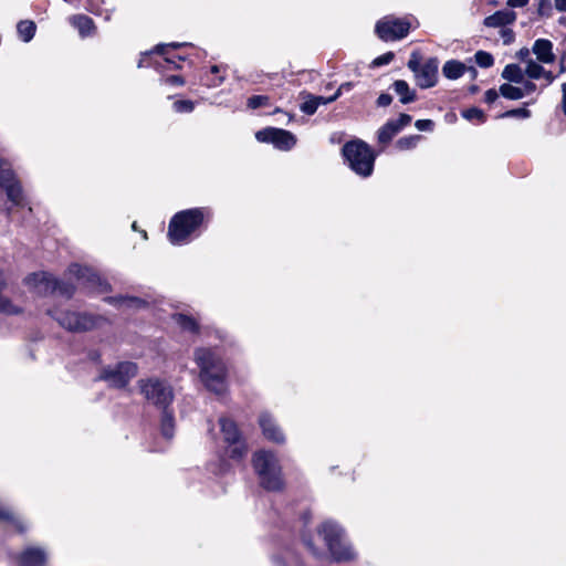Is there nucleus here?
<instances>
[{
	"label": "nucleus",
	"instance_id": "40",
	"mask_svg": "<svg viewBox=\"0 0 566 566\" xmlns=\"http://www.w3.org/2000/svg\"><path fill=\"white\" fill-rule=\"evenodd\" d=\"M415 126L418 130L431 132L433 129L434 124L431 119H418L416 120Z\"/></svg>",
	"mask_w": 566,
	"mask_h": 566
},
{
	"label": "nucleus",
	"instance_id": "60",
	"mask_svg": "<svg viewBox=\"0 0 566 566\" xmlns=\"http://www.w3.org/2000/svg\"><path fill=\"white\" fill-rule=\"evenodd\" d=\"M223 78H219V82L218 83H214V85H218L220 83H222Z\"/></svg>",
	"mask_w": 566,
	"mask_h": 566
},
{
	"label": "nucleus",
	"instance_id": "33",
	"mask_svg": "<svg viewBox=\"0 0 566 566\" xmlns=\"http://www.w3.org/2000/svg\"><path fill=\"white\" fill-rule=\"evenodd\" d=\"M475 62L481 66V67H490L493 65L494 63V59L493 56L485 52V51H478L475 53Z\"/></svg>",
	"mask_w": 566,
	"mask_h": 566
},
{
	"label": "nucleus",
	"instance_id": "16",
	"mask_svg": "<svg viewBox=\"0 0 566 566\" xmlns=\"http://www.w3.org/2000/svg\"><path fill=\"white\" fill-rule=\"evenodd\" d=\"M438 60L430 59L422 63L421 69L415 75L416 83L421 88H429L436 85L438 78Z\"/></svg>",
	"mask_w": 566,
	"mask_h": 566
},
{
	"label": "nucleus",
	"instance_id": "4",
	"mask_svg": "<svg viewBox=\"0 0 566 566\" xmlns=\"http://www.w3.org/2000/svg\"><path fill=\"white\" fill-rule=\"evenodd\" d=\"M203 210L199 208L188 209L176 213L168 227V237L174 244L189 242L190 235L203 221Z\"/></svg>",
	"mask_w": 566,
	"mask_h": 566
},
{
	"label": "nucleus",
	"instance_id": "19",
	"mask_svg": "<svg viewBox=\"0 0 566 566\" xmlns=\"http://www.w3.org/2000/svg\"><path fill=\"white\" fill-rule=\"evenodd\" d=\"M532 52L539 63L551 64L555 61L553 43L549 40L537 39L532 46Z\"/></svg>",
	"mask_w": 566,
	"mask_h": 566
},
{
	"label": "nucleus",
	"instance_id": "38",
	"mask_svg": "<svg viewBox=\"0 0 566 566\" xmlns=\"http://www.w3.org/2000/svg\"><path fill=\"white\" fill-rule=\"evenodd\" d=\"M502 116L503 117L528 118L531 116V112L525 107H521V108L507 111Z\"/></svg>",
	"mask_w": 566,
	"mask_h": 566
},
{
	"label": "nucleus",
	"instance_id": "3",
	"mask_svg": "<svg viewBox=\"0 0 566 566\" xmlns=\"http://www.w3.org/2000/svg\"><path fill=\"white\" fill-rule=\"evenodd\" d=\"M252 463L264 489L280 491L283 488L281 465L273 452L265 450L255 452Z\"/></svg>",
	"mask_w": 566,
	"mask_h": 566
},
{
	"label": "nucleus",
	"instance_id": "22",
	"mask_svg": "<svg viewBox=\"0 0 566 566\" xmlns=\"http://www.w3.org/2000/svg\"><path fill=\"white\" fill-rule=\"evenodd\" d=\"M6 287V281L2 272L0 271V313L7 315H14L21 313V306L14 304L11 300H9L4 294L3 290Z\"/></svg>",
	"mask_w": 566,
	"mask_h": 566
},
{
	"label": "nucleus",
	"instance_id": "28",
	"mask_svg": "<svg viewBox=\"0 0 566 566\" xmlns=\"http://www.w3.org/2000/svg\"><path fill=\"white\" fill-rule=\"evenodd\" d=\"M499 93L503 97H505L507 99H512V101L523 98V92H522L521 87L514 86L510 83L502 84L499 88Z\"/></svg>",
	"mask_w": 566,
	"mask_h": 566
},
{
	"label": "nucleus",
	"instance_id": "57",
	"mask_svg": "<svg viewBox=\"0 0 566 566\" xmlns=\"http://www.w3.org/2000/svg\"><path fill=\"white\" fill-rule=\"evenodd\" d=\"M165 61L171 64H175L176 67H179V65L176 64L175 60L171 57H165Z\"/></svg>",
	"mask_w": 566,
	"mask_h": 566
},
{
	"label": "nucleus",
	"instance_id": "23",
	"mask_svg": "<svg viewBox=\"0 0 566 566\" xmlns=\"http://www.w3.org/2000/svg\"><path fill=\"white\" fill-rule=\"evenodd\" d=\"M70 23L75 27L81 36H87L93 31V20L86 15L77 14L70 18Z\"/></svg>",
	"mask_w": 566,
	"mask_h": 566
},
{
	"label": "nucleus",
	"instance_id": "8",
	"mask_svg": "<svg viewBox=\"0 0 566 566\" xmlns=\"http://www.w3.org/2000/svg\"><path fill=\"white\" fill-rule=\"evenodd\" d=\"M140 392L155 406L166 409L172 401L174 394L171 387L157 378L142 379L138 381Z\"/></svg>",
	"mask_w": 566,
	"mask_h": 566
},
{
	"label": "nucleus",
	"instance_id": "54",
	"mask_svg": "<svg viewBox=\"0 0 566 566\" xmlns=\"http://www.w3.org/2000/svg\"><path fill=\"white\" fill-rule=\"evenodd\" d=\"M542 77L546 80L547 84H552L556 78L551 71H546L545 69Z\"/></svg>",
	"mask_w": 566,
	"mask_h": 566
},
{
	"label": "nucleus",
	"instance_id": "15",
	"mask_svg": "<svg viewBox=\"0 0 566 566\" xmlns=\"http://www.w3.org/2000/svg\"><path fill=\"white\" fill-rule=\"evenodd\" d=\"M411 116L408 114H400L398 119H390L378 130V142L380 144H388L405 126L411 123Z\"/></svg>",
	"mask_w": 566,
	"mask_h": 566
},
{
	"label": "nucleus",
	"instance_id": "45",
	"mask_svg": "<svg viewBox=\"0 0 566 566\" xmlns=\"http://www.w3.org/2000/svg\"><path fill=\"white\" fill-rule=\"evenodd\" d=\"M165 83L166 84H169V85H177V86H181L185 84V81L181 76L179 75H171V76H168L166 80H165Z\"/></svg>",
	"mask_w": 566,
	"mask_h": 566
},
{
	"label": "nucleus",
	"instance_id": "50",
	"mask_svg": "<svg viewBox=\"0 0 566 566\" xmlns=\"http://www.w3.org/2000/svg\"><path fill=\"white\" fill-rule=\"evenodd\" d=\"M528 3V0H507V6L511 8H523Z\"/></svg>",
	"mask_w": 566,
	"mask_h": 566
},
{
	"label": "nucleus",
	"instance_id": "21",
	"mask_svg": "<svg viewBox=\"0 0 566 566\" xmlns=\"http://www.w3.org/2000/svg\"><path fill=\"white\" fill-rule=\"evenodd\" d=\"M516 19V13L511 10H501L484 19V24L489 28H499L511 24Z\"/></svg>",
	"mask_w": 566,
	"mask_h": 566
},
{
	"label": "nucleus",
	"instance_id": "27",
	"mask_svg": "<svg viewBox=\"0 0 566 566\" xmlns=\"http://www.w3.org/2000/svg\"><path fill=\"white\" fill-rule=\"evenodd\" d=\"M17 29L22 41L30 42L35 34L36 27L33 21L24 20L18 23Z\"/></svg>",
	"mask_w": 566,
	"mask_h": 566
},
{
	"label": "nucleus",
	"instance_id": "14",
	"mask_svg": "<svg viewBox=\"0 0 566 566\" xmlns=\"http://www.w3.org/2000/svg\"><path fill=\"white\" fill-rule=\"evenodd\" d=\"M261 143H271L280 150H290L296 144L295 136L285 129L268 127L255 133Z\"/></svg>",
	"mask_w": 566,
	"mask_h": 566
},
{
	"label": "nucleus",
	"instance_id": "30",
	"mask_svg": "<svg viewBox=\"0 0 566 566\" xmlns=\"http://www.w3.org/2000/svg\"><path fill=\"white\" fill-rule=\"evenodd\" d=\"M160 427L163 436L170 439L174 434V417L167 411V408L164 409Z\"/></svg>",
	"mask_w": 566,
	"mask_h": 566
},
{
	"label": "nucleus",
	"instance_id": "41",
	"mask_svg": "<svg viewBox=\"0 0 566 566\" xmlns=\"http://www.w3.org/2000/svg\"><path fill=\"white\" fill-rule=\"evenodd\" d=\"M394 56L395 55L392 52H387V53L378 56L377 59H375L373 63L376 66L386 65L394 60Z\"/></svg>",
	"mask_w": 566,
	"mask_h": 566
},
{
	"label": "nucleus",
	"instance_id": "11",
	"mask_svg": "<svg viewBox=\"0 0 566 566\" xmlns=\"http://www.w3.org/2000/svg\"><path fill=\"white\" fill-rule=\"evenodd\" d=\"M410 30V22L406 19L385 17L377 22L375 31L384 41H395L407 36Z\"/></svg>",
	"mask_w": 566,
	"mask_h": 566
},
{
	"label": "nucleus",
	"instance_id": "32",
	"mask_svg": "<svg viewBox=\"0 0 566 566\" xmlns=\"http://www.w3.org/2000/svg\"><path fill=\"white\" fill-rule=\"evenodd\" d=\"M462 116L468 120H476L479 123H483L485 120L484 113L476 107L468 108L462 112Z\"/></svg>",
	"mask_w": 566,
	"mask_h": 566
},
{
	"label": "nucleus",
	"instance_id": "5",
	"mask_svg": "<svg viewBox=\"0 0 566 566\" xmlns=\"http://www.w3.org/2000/svg\"><path fill=\"white\" fill-rule=\"evenodd\" d=\"M343 155L349 167L359 176L371 175L375 163V154L369 146L361 140L346 143L343 147Z\"/></svg>",
	"mask_w": 566,
	"mask_h": 566
},
{
	"label": "nucleus",
	"instance_id": "29",
	"mask_svg": "<svg viewBox=\"0 0 566 566\" xmlns=\"http://www.w3.org/2000/svg\"><path fill=\"white\" fill-rule=\"evenodd\" d=\"M525 75L532 80H538L542 78V75L544 74V67L539 64L538 61L530 60L527 61V64H525Z\"/></svg>",
	"mask_w": 566,
	"mask_h": 566
},
{
	"label": "nucleus",
	"instance_id": "43",
	"mask_svg": "<svg viewBox=\"0 0 566 566\" xmlns=\"http://www.w3.org/2000/svg\"><path fill=\"white\" fill-rule=\"evenodd\" d=\"M521 84H523V86L521 87V90L523 92V97L528 94H532L536 90V85L531 81L523 80V82Z\"/></svg>",
	"mask_w": 566,
	"mask_h": 566
},
{
	"label": "nucleus",
	"instance_id": "55",
	"mask_svg": "<svg viewBox=\"0 0 566 566\" xmlns=\"http://www.w3.org/2000/svg\"><path fill=\"white\" fill-rule=\"evenodd\" d=\"M562 93H563L562 108H563L564 114L566 115V83L562 84Z\"/></svg>",
	"mask_w": 566,
	"mask_h": 566
},
{
	"label": "nucleus",
	"instance_id": "39",
	"mask_svg": "<svg viewBox=\"0 0 566 566\" xmlns=\"http://www.w3.org/2000/svg\"><path fill=\"white\" fill-rule=\"evenodd\" d=\"M422 64L420 63V57L417 53H412L410 60L408 61V67L416 75L421 69Z\"/></svg>",
	"mask_w": 566,
	"mask_h": 566
},
{
	"label": "nucleus",
	"instance_id": "61",
	"mask_svg": "<svg viewBox=\"0 0 566 566\" xmlns=\"http://www.w3.org/2000/svg\"><path fill=\"white\" fill-rule=\"evenodd\" d=\"M3 517H4V515H3V514H2V512L0 511V518H3Z\"/></svg>",
	"mask_w": 566,
	"mask_h": 566
},
{
	"label": "nucleus",
	"instance_id": "6",
	"mask_svg": "<svg viewBox=\"0 0 566 566\" xmlns=\"http://www.w3.org/2000/svg\"><path fill=\"white\" fill-rule=\"evenodd\" d=\"M24 284L29 291L40 296H46L57 292L62 296L71 297L74 293V286L72 284L59 282L46 272L29 274L24 279Z\"/></svg>",
	"mask_w": 566,
	"mask_h": 566
},
{
	"label": "nucleus",
	"instance_id": "46",
	"mask_svg": "<svg viewBox=\"0 0 566 566\" xmlns=\"http://www.w3.org/2000/svg\"><path fill=\"white\" fill-rule=\"evenodd\" d=\"M501 36H502V39H503V43H504L505 45H507V44H510V43L513 41V39H514V33H513V31H512V30H510V29H503V30L501 31Z\"/></svg>",
	"mask_w": 566,
	"mask_h": 566
},
{
	"label": "nucleus",
	"instance_id": "18",
	"mask_svg": "<svg viewBox=\"0 0 566 566\" xmlns=\"http://www.w3.org/2000/svg\"><path fill=\"white\" fill-rule=\"evenodd\" d=\"M46 560L48 554L41 547H28L20 555L21 566H43Z\"/></svg>",
	"mask_w": 566,
	"mask_h": 566
},
{
	"label": "nucleus",
	"instance_id": "37",
	"mask_svg": "<svg viewBox=\"0 0 566 566\" xmlns=\"http://www.w3.org/2000/svg\"><path fill=\"white\" fill-rule=\"evenodd\" d=\"M172 106H174V109L178 113H190L193 111V107H195L193 103L188 99L176 101Z\"/></svg>",
	"mask_w": 566,
	"mask_h": 566
},
{
	"label": "nucleus",
	"instance_id": "9",
	"mask_svg": "<svg viewBox=\"0 0 566 566\" xmlns=\"http://www.w3.org/2000/svg\"><path fill=\"white\" fill-rule=\"evenodd\" d=\"M219 422L229 457L234 460L242 459L247 454L248 448L235 422L228 418H220Z\"/></svg>",
	"mask_w": 566,
	"mask_h": 566
},
{
	"label": "nucleus",
	"instance_id": "42",
	"mask_svg": "<svg viewBox=\"0 0 566 566\" xmlns=\"http://www.w3.org/2000/svg\"><path fill=\"white\" fill-rule=\"evenodd\" d=\"M516 57L527 64V61L533 60L531 57V50L527 48H522L516 52Z\"/></svg>",
	"mask_w": 566,
	"mask_h": 566
},
{
	"label": "nucleus",
	"instance_id": "52",
	"mask_svg": "<svg viewBox=\"0 0 566 566\" xmlns=\"http://www.w3.org/2000/svg\"><path fill=\"white\" fill-rule=\"evenodd\" d=\"M555 8L559 12H566V0H554Z\"/></svg>",
	"mask_w": 566,
	"mask_h": 566
},
{
	"label": "nucleus",
	"instance_id": "36",
	"mask_svg": "<svg viewBox=\"0 0 566 566\" xmlns=\"http://www.w3.org/2000/svg\"><path fill=\"white\" fill-rule=\"evenodd\" d=\"M269 104V97L263 95H255L248 99V106L252 109H255L261 106H265Z\"/></svg>",
	"mask_w": 566,
	"mask_h": 566
},
{
	"label": "nucleus",
	"instance_id": "17",
	"mask_svg": "<svg viewBox=\"0 0 566 566\" xmlns=\"http://www.w3.org/2000/svg\"><path fill=\"white\" fill-rule=\"evenodd\" d=\"M259 423L265 439L279 444L285 442V436L283 431L281 430V428L277 426L276 421L270 413H261L259 418Z\"/></svg>",
	"mask_w": 566,
	"mask_h": 566
},
{
	"label": "nucleus",
	"instance_id": "56",
	"mask_svg": "<svg viewBox=\"0 0 566 566\" xmlns=\"http://www.w3.org/2000/svg\"><path fill=\"white\" fill-rule=\"evenodd\" d=\"M566 72V65H565V61L564 59L560 61V64H559V73H565Z\"/></svg>",
	"mask_w": 566,
	"mask_h": 566
},
{
	"label": "nucleus",
	"instance_id": "2",
	"mask_svg": "<svg viewBox=\"0 0 566 566\" xmlns=\"http://www.w3.org/2000/svg\"><path fill=\"white\" fill-rule=\"evenodd\" d=\"M317 536L323 539L336 562H349L356 557L355 551L345 537L344 530L336 522H323L317 530Z\"/></svg>",
	"mask_w": 566,
	"mask_h": 566
},
{
	"label": "nucleus",
	"instance_id": "10",
	"mask_svg": "<svg viewBox=\"0 0 566 566\" xmlns=\"http://www.w3.org/2000/svg\"><path fill=\"white\" fill-rule=\"evenodd\" d=\"M70 276L77 280L78 284L92 292L102 294L112 290L111 284L87 266L73 264L69 268Z\"/></svg>",
	"mask_w": 566,
	"mask_h": 566
},
{
	"label": "nucleus",
	"instance_id": "26",
	"mask_svg": "<svg viewBox=\"0 0 566 566\" xmlns=\"http://www.w3.org/2000/svg\"><path fill=\"white\" fill-rule=\"evenodd\" d=\"M524 76L525 72L518 64H507L502 71V77L511 83H522Z\"/></svg>",
	"mask_w": 566,
	"mask_h": 566
},
{
	"label": "nucleus",
	"instance_id": "44",
	"mask_svg": "<svg viewBox=\"0 0 566 566\" xmlns=\"http://www.w3.org/2000/svg\"><path fill=\"white\" fill-rule=\"evenodd\" d=\"M392 102V97L391 95L387 94V93H382L379 95L378 99H377V105L380 106V107H386V106H389Z\"/></svg>",
	"mask_w": 566,
	"mask_h": 566
},
{
	"label": "nucleus",
	"instance_id": "25",
	"mask_svg": "<svg viewBox=\"0 0 566 566\" xmlns=\"http://www.w3.org/2000/svg\"><path fill=\"white\" fill-rule=\"evenodd\" d=\"M394 91L400 96L402 104L411 103L416 99V94L410 90L408 83L402 80L395 81L392 84Z\"/></svg>",
	"mask_w": 566,
	"mask_h": 566
},
{
	"label": "nucleus",
	"instance_id": "34",
	"mask_svg": "<svg viewBox=\"0 0 566 566\" xmlns=\"http://www.w3.org/2000/svg\"><path fill=\"white\" fill-rule=\"evenodd\" d=\"M175 318H176L177 324H179L182 328L192 331V332L196 331L197 324L191 317H188L184 314H178V315H176Z\"/></svg>",
	"mask_w": 566,
	"mask_h": 566
},
{
	"label": "nucleus",
	"instance_id": "53",
	"mask_svg": "<svg viewBox=\"0 0 566 566\" xmlns=\"http://www.w3.org/2000/svg\"><path fill=\"white\" fill-rule=\"evenodd\" d=\"M304 543L314 554H318L319 548L315 545V543L312 539L304 538Z\"/></svg>",
	"mask_w": 566,
	"mask_h": 566
},
{
	"label": "nucleus",
	"instance_id": "13",
	"mask_svg": "<svg viewBox=\"0 0 566 566\" xmlns=\"http://www.w3.org/2000/svg\"><path fill=\"white\" fill-rule=\"evenodd\" d=\"M0 188H2L12 206H22L23 195L9 163L0 158Z\"/></svg>",
	"mask_w": 566,
	"mask_h": 566
},
{
	"label": "nucleus",
	"instance_id": "58",
	"mask_svg": "<svg viewBox=\"0 0 566 566\" xmlns=\"http://www.w3.org/2000/svg\"><path fill=\"white\" fill-rule=\"evenodd\" d=\"M211 72L212 73H218L219 72V67L217 65L212 66L211 67Z\"/></svg>",
	"mask_w": 566,
	"mask_h": 566
},
{
	"label": "nucleus",
	"instance_id": "49",
	"mask_svg": "<svg viewBox=\"0 0 566 566\" xmlns=\"http://www.w3.org/2000/svg\"><path fill=\"white\" fill-rule=\"evenodd\" d=\"M497 96H499V93L494 88H491L485 92L484 99L486 103L491 104L496 101Z\"/></svg>",
	"mask_w": 566,
	"mask_h": 566
},
{
	"label": "nucleus",
	"instance_id": "31",
	"mask_svg": "<svg viewBox=\"0 0 566 566\" xmlns=\"http://www.w3.org/2000/svg\"><path fill=\"white\" fill-rule=\"evenodd\" d=\"M420 139L421 136L419 135L401 137L400 139L397 140L396 146L401 150L412 149L417 146Z\"/></svg>",
	"mask_w": 566,
	"mask_h": 566
},
{
	"label": "nucleus",
	"instance_id": "24",
	"mask_svg": "<svg viewBox=\"0 0 566 566\" xmlns=\"http://www.w3.org/2000/svg\"><path fill=\"white\" fill-rule=\"evenodd\" d=\"M465 70L467 67L463 63L455 60H450L444 63L442 73L449 80H457L464 74Z\"/></svg>",
	"mask_w": 566,
	"mask_h": 566
},
{
	"label": "nucleus",
	"instance_id": "7",
	"mask_svg": "<svg viewBox=\"0 0 566 566\" xmlns=\"http://www.w3.org/2000/svg\"><path fill=\"white\" fill-rule=\"evenodd\" d=\"M63 328L71 332H85L98 326L104 318L87 313L71 311H48Z\"/></svg>",
	"mask_w": 566,
	"mask_h": 566
},
{
	"label": "nucleus",
	"instance_id": "48",
	"mask_svg": "<svg viewBox=\"0 0 566 566\" xmlns=\"http://www.w3.org/2000/svg\"><path fill=\"white\" fill-rule=\"evenodd\" d=\"M353 86L354 85L352 82L343 83L334 95L336 96V98H338L344 92H349L353 88Z\"/></svg>",
	"mask_w": 566,
	"mask_h": 566
},
{
	"label": "nucleus",
	"instance_id": "20",
	"mask_svg": "<svg viewBox=\"0 0 566 566\" xmlns=\"http://www.w3.org/2000/svg\"><path fill=\"white\" fill-rule=\"evenodd\" d=\"M104 301L122 310L142 308L147 304L144 300L139 297L124 295L105 297Z\"/></svg>",
	"mask_w": 566,
	"mask_h": 566
},
{
	"label": "nucleus",
	"instance_id": "1",
	"mask_svg": "<svg viewBox=\"0 0 566 566\" xmlns=\"http://www.w3.org/2000/svg\"><path fill=\"white\" fill-rule=\"evenodd\" d=\"M195 360L200 368V379L209 389L218 395L227 388V368L220 356L209 348H199Z\"/></svg>",
	"mask_w": 566,
	"mask_h": 566
},
{
	"label": "nucleus",
	"instance_id": "47",
	"mask_svg": "<svg viewBox=\"0 0 566 566\" xmlns=\"http://www.w3.org/2000/svg\"><path fill=\"white\" fill-rule=\"evenodd\" d=\"M314 99H315L317 106H319V105H327V104L336 101L337 98H336L335 95H333V96H329V97L314 96Z\"/></svg>",
	"mask_w": 566,
	"mask_h": 566
},
{
	"label": "nucleus",
	"instance_id": "35",
	"mask_svg": "<svg viewBox=\"0 0 566 566\" xmlns=\"http://www.w3.org/2000/svg\"><path fill=\"white\" fill-rule=\"evenodd\" d=\"M318 108L314 95H307V98L301 105V111L307 115H313Z\"/></svg>",
	"mask_w": 566,
	"mask_h": 566
},
{
	"label": "nucleus",
	"instance_id": "12",
	"mask_svg": "<svg viewBox=\"0 0 566 566\" xmlns=\"http://www.w3.org/2000/svg\"><path fill=\"white\" fill-rule=\"evenodd\" d=\"M137 374V366L130 361H123L114 367L103 369L99 379L108 382L111 387L123 388Z\"/></svg>",
	"mask_w": 566,
	"mask_h": 566
},
{
	"label": "nucleus",
	"instance_id": "51",
	"mask_svg": "<svg viewBox=\"0 0 566 566\" xmlns=\"http://www.w3.org/2000/svg\"><path fill=\"white\" fill-rule=\"evenodd\" d=\"M181 44L180 43H170V44H167V45H158L156 48V51L159 53V54H166V50L167 48H178L180 46Z\"/></svg>",
	"mask_w": 566,
	"mask_h": 566
},
{
	"label": "nucleus",
	"instance_id": "59",
	"mask_svg": "<svg viewBox=\"0 0 566 566\" xmlns=\"http://www.w3.org/2000/svg\"><path fill=\"white\" fill-rule=\"evenodd\" d=\"M144 65V60L142 59L138 63V67H142Z\"/></svg>",
	"mask_w": 566,
	"mask_h": 566
}]
</instances>
